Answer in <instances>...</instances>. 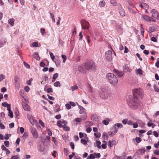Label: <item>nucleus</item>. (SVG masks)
I'll use <instances>...</instances> for the list:
<instances>
[{
	"label": "nucleus",
	"mask_w": 159,
	"mask_h": 159,
	"mask_svg": "<svg viewBox=\"0 0 159 159\" xmlns=\"http://www.w3.org/2000/svg\"><path fill=\"white\" fill-rule=\"evenodd\" d=\"M94 155L95 156V158H99L100 157L101 155L99 153H94Z\"/></svg>",
	"instance_id": "37998d69"
},
{
	"label": "nucleus",
	"mask_w": 159,
	"mask_h": 159,
	"mask_svg": "<svg viewBox=\"0 0 159 159\" xmlns=\"http://www.w3.org/2000/svg\"><path fill=\"white\" fill-rule=\"evenodd\" d=\"M117 126L118 128H121L123 127V125L121 123H117L116 124H115L113 126L114 128L116 129L115 126Z\"/></svg>",
	"instance_id": "aec40b11"
},
{
	"label": "nucleus",
	"mask_w": 159,
	"mask_h": 159,
	"mask_svg": "<svg viewBox=\"0 0 159 159\" xmlns=\"http://www.w3.org/2000/svg\"><path fill=\"white\" fill-rule=\"evenodd\" d=\"M18 157L17 155L12 156H11V159H17Z\"/></svg>",
	"instance_id": "774afa93"
},
{
	"label": "nucleus",
	"mask_w": 159,
	"mask_h": 159,
	"mask_svg": "<svg viewBox=\"0 0 159 159\" xmlns=\"http://www.w3.org/2000/svg\"><path fill=\"white\" fill-rule=\"evenodd\" d=\"M88 91L90 93L93 92V89L92 87L90 85H88Z\"/></svg>",
	"instance_id": "5701e85b"
},
{
	"label": "nucleus",
	"mask_w": 159,
	"mask_h": 159,
	"mask_svg": "<svg viewBox=\"0 0 159 159\" xmlns=\"http://www.w3.org/2000/svg\"><path fill=\"white\" fill-rule=\"evenodd\" d=\"M89 157L90 158L92 159H94L95 158L94 153L91 154L89 155Z\"/></svg>",
	"instance_id": "13d9d810"
},
{
	"label": "nucleus",
	"mask_w": 159,
	"mask_h": 159,
	"mask_svg": "<svg viewBox=\"0 0 159 159\" xmlns=\"http://www.w3.org/2000/svg\"><path fill=\"white\" fill-rule=\"evenodd\" d=\"M34 142V141L33 140H30V141L28 142L29 145L30 146H33Z\"/></svg>",
	"instance_id": "3c124183"
},
{
	"label": "nucleus",
	"mask_w": 159,
	"mask_h": 159,
	"mask_svg": "<svg viewBox=\"0 0 159 159\" xmlns=\"http://www.w3.org/2000/svg\"><path fill=\"white\" fill-rule=\"evenodd\" d=\"M79 108L80 109V114H82L84 113L85 110V109L82 106H80L79 107Z\"/></svg>",
	"instance_id": "a878e982"
},
{
	"label": "nucleus",
	"mask_w": 159,
	"mask_h": 159,
	"mask_svg": "<svg viewBox=\"0 0 159 159\" xmlns=\"http://www.w3.org/2000/svg\"><path fill=\"white\" fill-rule=\"evenodd\" d=\"M100 117L97 114L93 115L91 117V120L95 121H98L100 119Z\"/></svg>",
	"instance_id": "9d476101"
},
{
	"label": "nucleus",
	"mask_w": 159,
	"mask_h": 159,
	"mask_svg": "<svg viewBox=\"0 0 159 159\" xmlns=\"http://www.w3.org/2000/svg\"><path fill=\"white\" fill-rule=\"evenodd\" d=\"M24 64L25 66L27 68H30V66L25 62H24Z\"/></svg>",
	"instance_id": "052dcab7"
},
{
	"label": "nucleus",
	"mask_w": 159,
	"mask_h": 159,
	"mask_svg": "<svg viewBox=\"0 0 159 159\" xmlns=\"http://www.w3.org/2000/svg\"><path fill=\"white\" fill-rule=\"evenodd\" d=\"M50 16L51 17V18L52 20V22L54 23H55V20L54 15L52 13H50Z\"/></svg>",
	"instance_id": "c756f323"
},
{
	"label": "nucleus",
	"mask_w": 159,
	"mask_h": 159,
	"mask_svg": "<svg viewBox=\"0 0 159 159\" xmlns=\"http://www.w3.org/2000/svg\"><path fill=\"white\" fill-rule=\"evenodd\" d=\"M4 144L7 147H8L9 145V141L6 140L4 142Z\"/></svg>",
	"instance_id": "c03bdc74"
},
{
	"label": "nucleus",
	"mask_w": 159,
	"mask_h": 159,
	"mask_svg": "<svg viewBox=\"0 0 159 159\" xmlns=\"http://www.w3.org/2000/svg\"><path fill=\"white\" fill-rule=\"evenodd\" d=\"M52 92L53 90L52 88H48L47 90V92L48 93H49L50 92L52 93Z\"/></svg>",
	"instance_id": "0e129e2a"
},
{
	"label": "nucleus",
	"mask_w": 159,
	"mask_h": 159,
	"mask_svg": "<svg viewBox=\"0 0 159 159\" xmlns=\"http://www.w3.org/2000/svg\"><path fill=\"white\" fill-rule=\"evenodd\" d=\"M61 57L63 59V62L64 63H65L66 61V55H62L61 56Z\"/></svg>",
	"instance_id": "79ce46f5"
},
{
	"label": "nucleus",
	"mask_w": 159,
	"mask_h": 159,
	"mask_svg": "<svg viewBox=\"0 0 159 159\" xmlns=\"http://www.w3.org/2000/svg\"><path fill=\"white\" fill-rule=\"evenodd\" d=\"M123 69L126 72L128 71L129 70V68L126 65H125L123 66Z\"/></svg>",
	"instance_id": "473e14b6"
},
{
	"label": "nucleus",
	"mask_w": 159,
	"mask_h": 159,
	"mask_svg": "<svg viewBox=\"0 0 159 159\" xmlns=\"http://www.w3.org/2000/svg\"><path fill=\"white\" fill-rule=\"evenodd\" d=\"M106 77L108 81L110 84L116 85L118 82V79L116 76L113 73H108L106 75Z\"/></svg>",
	"instance_id": "f257e3e1"
},
{
	"label": "nucleus",
	"mask_w": 159,
	"mask_h": 159,
	"mask_svg": "<svg viewBox=\"0 0 159 159\" xmlns=\"http://www.w3.org/2000/svg\"><path fill=\"white\" fill-rule=\"evenodd\" d=\"M153 134L156 137H158V134L157 132L156 131H154L153 132Z\"/></svg>",
	"instance_id": "338daca9"
},
{
	"label": "nucleus",
	"mask_w": 159,
	"mask_h": 159,
	"mask_svg": "<svg viewBox=\"0 0 159 159\" xmlns=\"http://www.w3.org/2000/svg\"><path fill=\"white\" fill-rule=\"evenodd\" d=\"M135 140L136 142L137 143H140L141 141V138L139 137H136L135 138Z\"/></svg>",
	"instance_id": "49530a36"
},
{
	"label": "nucleus",
	"mask_w": 159,
	"mask_h": 159,
	"mask_svg": "<svg viewBox=\"0 0 159 159\" xmlns=\"http://www.w3.org/2000/svg\"><path fill=\"white\" fill-rule=\"evenodd\" d=\"M28 135V133L26 132H25L23 135L22 137L23 139H25L27 138Z\"/></svg>",
	"instance_id": "7c9ffc66"
},
{
	"label": "nucleus",
	"mask_w": 159,
	"mask_h": 159,
	"mask_svg": "<svg viewBox=\"0 0 159 159\" xmlns=\"http://www.w3.org/2000/svg\"><path fill=\"white\" fill-rule=\"evenodd\" d=\"M33 46L34 47H37L38 46V43L36 42H34L32 43Z\"/></svg>",
	"instance_id": "bf43d9fd"
},
{
	"label": "nucleus",
	"mask_w": 159,
	"mask_h": 159,
	"mask_svg": "<svg viewBox=\"0 0 159 159\" xmlns=\"http://www.w3.org/2000/svg\"><path fill=\"white\" fill-rule=\"evenodd\" d=\"M79 71L82 73H85L86 71V69H85V68H84L82 66H80L78 68Z\"/></svg>",
	"instance_id": "4468645a"
},
{
	"label": "nucleus",
	"mask_w": 159,
	"mask_h": 159,
	"mask_svg": "<svg viewBox=\"0 0 159 159\" xmlns=\"http://www.w3.org/2000/svg\"><path fill=\"white\" fill-rule=\"evenodd\" d=\"M34 57L37 60H40V57L39 56V54L38 52H35L33 55Z\"/></svg>",
	"instance_id": "f3484780"
},
{
	"label": "nucleus",
	"mask_w": 159,
	"mask_h": 159,
	"mask_svg": "<svg viewBox=\"0 0 159 159\" xmlns=\"http://www.w3.org/2000/svg\"><path fill=\"white\" fill-rule=\"evenodd\" d=\"M22 106L24 109L25 111H28L30 110V107L29 106L25 103H23Z\"/></svg>",
	"instance_id": "f8f14e48"
},
{
	"label": "nucleus",
	"mask_w": 159,
	"mask_h": 159,
	"mask_svg": "<svg viewBox=\"0 0 159 159\" xmlns=\"http://www.w3.org/2000/svg\"><path fill=\"white\" fill-rule=\"evenodd\" d=\"M82 119H81V118H75V121L76 122H80L82 121Z\"/></svg>",
	"instance_id": "e2e57ef3"
},
{
	"label": "nucleus",
	"mask_w": 159,
	"mask_h": 159,
	"mask_svg": "<svg viewBox=\"0 0 159 159\" xmlns=\"http://www.w3.org/2000/svg\"><path fill=\"white\" fill-rule=\"evenodd\" d=\"M5 78V76L4 75L2 74L0 75V82L2 81Z\"/></svg>",
	"instance_id": "ea45409f"
},
{
	"label": "nucleus",
	"mask_w": 159,
	"mask_h": 159,
	"mask_svg": "<svg viewBox=\"0 0 159 159\" xmlns=\"http://www.w3.org/2000/svg\"><path fill=\"white\" fill-rule=\"evenodd\" d=\"M10 105V104H8L7 102H4L3 103H2V105L4 107H8V106Z\"/></svg>",
	"instance_id": "f704fd0d"
},
{
	"label": "nucleus",
	"mask_w": 159,
	"mask_h": 159,
	"mask_svg": "<svg viewBox=\"0 0 159 159\" xmlns=\"http://www.w3.org/2000/svg\"><path fill=\"white\" fill-rule=\"evenodd\" d=\"M45 32V30L44 28H41L40 29V32L42 35H44Z\"/></svg>",
	"instance_id": "5fc2aeb1"
},
{
	"label": "nucleus",
	"mask_w": 159,
	"mask_h": 159,
	"mask_svg": "<svg viewBox=\"0 0 159 159\" xmlns=\"http://www.w3.org/2000/svg\"><path fill=\"white\" fill-rule=\"evenodd\" d=\"M64 130L68 131L70 130L69 127L66 125L62 126Z\"/></svg>",
	"instance_id": "4c0bfd02"
},
{
	"label": "nucleus",
	"mask_w": 159,
	"mask_h": 159,
	"mask_svg": "<svg viewBox=\"0 0 159 159\" xmlns=\"http://www.w3.org/2000/svg\"><path fill=\"white\" fill-rule=\"evenodd\" d=\"M116 28L120 32L122 30V28L121 26L120 25H117L116 26Z\"/></svg>",
	"instance_id": "a19ab883"
},
{
	"label": "nucleus",
	"mask_w": 159,
	"mask_h": 159,
	"mask_svg": "<svg viewBox=\"0 0 159 159\" xmlns=\"http://www.w3.org/2000/svg\"><path fill=\"white\" fill-rule=\"evenodd\" d=\"M119 12L121 16H123L125 15V13L124 10L122 8H121Z\"/></svg>",
	"instance_id": "6ab92c4d"
},
{
	"label": "nucleus",
	"mask_w": 159,
	"mask_h": 159,
	"mask_svg": "<svg viewBox=\"0 0 159 159\" xmlns=\"http://www.w3.org/2000/svg\"><path fill=\"white\" fill-rule=\"evenodd\" d=\"M133 122L131 120H128L127 124L129 125H133Z\"/></svg>",
	"instance_id": "6e6d98bb"
},
{
	"label": "nucleus",
	"mask_w": 159,
	"mask_h": 159,
	"mask_svg": "<svg viewBox=\"0 0 159 159\" xmlns=\"http://www.w3.org/2000/svg\"><path fill=\"white\" fill-rule=\"evenodd\" d=\"M58 76V74L57 73L55 74L53 76V79L55 80L56 79H57Z\"/></svg>",
	"instance_id": "de8ad7c7"
},
{
	"label": "nucleus",
	"mask_w": 159,
	"mask_h": 159,
	"mask_svg": "<svg viewBox=\"0 0 159 159\" xmlns=\"http://www.w3.org/2000/svg\"><path fill=\"white\" fill-rule=\"evenodd\" d=\"M101 144V143L99 141H97L96 146L98 148H101V145H100Z\"/></svg>",
	"instance_id": "c85d7f7f"
},
{
	"label": "nucleus",
	"mask_w": 159,
	"mask_h": 159,
	"mask_svg": "<svg viewBox=\"0 0 159 159\" xmlns=\"http://www.w3.org/2000/svg\"><path fill=\"white\" fill-rule=\"evenodd\" d=\"M117 132V130L116 129H115L113 131H109L108 132V134L109 136L112 137Z\"/></svg>",
	"instance_id": "ddd939ff"
},
{
	"label": "nucleus",
	"mask_w": 159,
	"mask_h": 159,
	"mask_svg": "<svg viewBox=\"0 0 159 159\" xmlns=\"http://www.w3.org/2000/svg\"><path fill=\"white\" fill-rule=\"evenodd\" d=\"M100 97L102 99H105L108 97V93L107 89L105 88H102L99 93Z\"/></svg>",
	"instance_id": "f03ea898"
},
{
	"label": "nucleus",
	"mask_w": 159,
	"mask_h": 159,
	"mask_svg": "<svg viewBox=\"0 0 159 159\" xmlns=\"http://www.w3.org/2000/svg\"><path fill=\"white\" fill-rule=\"evenodd\" d=\"M143 92L142 89L139 88L134 89V90L133 94L134 97L138 98L139 97H142Z\"/></svg>",
	"instance_id": "7ed1b4c3"
},
{
	"label": "nucleus",
	"mask_w": 159,
	"mask_h": 159,
	"mask_svg": "<svg viewBox=\"0 0 159 159\" xmlns=\"http://www.w3.org/2000/svg\"><path fill=\"white\" fill-rule=\"evenodd\" d=\"M151 41L154 42H157V39L156 38L154 37H152L151 38Z\"/></svg>",
	"instance_id": "69168bd1"
},
{
	"label": "nucleus",
	"mask_w": 159,
	"mask_h": 159,
	"mask_svg": "<svg viewBox=\"0 0 159 159\" xmlns=\"http://www.w3.org/2000/svg\"><path fill=\"white\" fill-rule=\"evenodd\" d=\"M109 120L108 119L107 120H104L102 121V123L105 125H107L109 124Z\"/></svg>",
	"instance_id": "cd10ccee"
},
{
	"label": "nucleus",
	"mask_w": 159,
	"mask_h": 159,
	"mask_svg": "<svg viewBox=\"0 0 159 159\" xmlns=\"http://www.w3.org/2000/svg\"><path fill=\"white\" fill-rule=\"evenodd\" d=\"M155 30V28L154 27H150L149 28V31L150 33L154 32Z\"/></svg>",
	"instance_id": "2f4dec72"
},
{
	"label": "nucleus",
	"mask_w": 159,
	"mask_h": 159,
	"mask_svg": "<svg viewBox=\"0 0 159 159\" xmlns=\"http://www.w3.org/2000/svg\"><path fill=\"white\" fill-rule=\"evenodd\" d=\"M140 30L141 32L142 35L144 36V30L142 27H141Z\"/></svg>",
	"instance_id": "864d4df0"
},
{
	"label": "nucleus",
	"mask_w": 159,
	"mask_h": 159,
	"mask_svg": "<svg viewBox=\"0 0 159 159\" xmlns=\"http://www.w3.org/2000/svg\"><path fill=\"white\" fill-rule=\"evenodd\" d=\"M105 4V2L103 1H102L99 2V5L101 7H103Z\"/></svg>",
	"instance_id": "09e8293b"
},
{
	"label": "nucleus",
	"mask_w": 159,
	"mask_h": 159,
	"mask_svg": "<svg viewBox=\"0 0 159 159\" xmlns=\"http://www.w3.org/2000/svg\"><path fill=\"white\" fill-rule=\"evenodd\" d=\"M143 18L147 21H150L152 20L150 17L147 15H144L142 16Z\"/></svg>",
	"instance_id": "2eb2a0df"
},
{
	"label": "nucleus",
	"mask_w": 159,
	"mask_h": 159,
	"mask_svg": "<svg viewBox=\"0 0 159 159\" xmlns=\"http://www.w3.org/2000/svg\"><path fill=\"white\" fill-rule=\"evenodd\" d=\"M27 117L29 120L30 123L33 125H36L38 122L37 121L33 119V117L30 115H27Z\"/></svg>",
	"instance_id": "0eeeda50"
},
{
	"label": "nucleus",
	"mask_w": 159,
	"mask_h": 159,
	"mask_svg": "<svg viewBox=\"0 0 159 159\" xmlns=\"http://www.w3.org/2000/svg\"><path fill=\"white\" fill-rule=\"evenodd\" d=\"M50 57L52 60H53L55 58V56L52 52H50Z\"/></svg>",
	"instance_id": "4d7b16f0"
},
{
	"label": "nucleus",
	"mask_w": 159,
	"mask_h": 159,
	"mask_svg": "<svg viewBox=\"0 0 159 159\" xmlns=\"http://www.w3.org/2000/svg\"><path fill=\"white\" fill-rule=\"evenodd\" d=\"M136 72L137 74L142 75V70L141 69H138L136 70Z\"/></svg>",
	"instance_id": "412c9836"
},
{
	"label": "nucleus",
	"mask_w": 159,
	"mask_h": 159,
	"mask_svg": "<svg viewBox=\"0 0 159 159\" xmlns=\"http://www.w3.org/2000/svg\"><path fill=\"white\" fill-rule=\"evenodd\" d=\"M110 2L114 6H116L117 5V3L115 0H111Z\"/></svg>",
	"instance_id": "393cba45"
},
{
	"label": "nucleus",
	"mask_w": 159,
	"mask_h": 159,
	"mask_svg": "<svg viewBox=\"0 0 159 159\" xmlns=\"http://www.w3.org/2000/svg\"><path fill=\"white\" fill-rule=\"evenodd\" d=\"M61 123L62 122L60 120H59L57 122V126H58L60 128L62 127L63 126Z\"/></svg>",
	"instance_id": "72a5a7b5"
},
{
	"label": "nucleus",
	"mask_w": 159,
	"mask_h": 159,
	"mask_svg": "<svg viewBox=\"0 0 159 159\" xmlns=\"http://www.w3.org/2000/svg\"><path fill=\"white\" fill-rule=\"evenodd\" d=\"M81 142L83 144L85 145L87 143V142L86 140L84 139H82L81 140Z\"/></svg>",
	"instance_id": "c9c22d12"
},
{
	"label": "nucleus",
	"mask_w": 159,
	"mask_h": 159,
	"mask_svg": "<svg viewBox=\"0 0 159 159\" xmlns=\"http://www.w3.org/2000/svg\"><path fill=\"white\" fill-rule=\"evenodd\" d=\"M102 137L104 138H106L107 139H108V135L106 133H104L102 135Z\"/></svg>",
	"instance_id": "e433bc0d"
},
{
	"label": "nucleus",
	"mask_w": 159,
	"mask_h": 159,
	"mask_svg": "<svg viewBox=\"0 0 159 159\" xmlns=\"http://www.w3.org/2000/svg\"><path fill=\"white\" fill-rule=\"evenodd\" d=\"M15 21V20L13 18H11L8 20V23L9 24L11 25L12 26H14V22Z\"/></svg>",
	"instance_id": "dca6fc26"
},
{
	"label": "nucleus",
	"mask_w": 159,
	"mask_h": 159,
	"mask_svg": "<svg viewBox=\"0 0 159 159\" xmlns=\"http://www.w3.org/2000/svg\"><path fill=\"white\" fill-rule=\"evenodd\" d=\"M8 116L11 118L13 117V115L12 111H9Z\"/></svg>",
	"instance_id": "a18cd8bd"
},
{
	"label": "nucleus",
	"mask_w": 159,
	"mask_h": 159,
	"mask_svg": "<svg viewBox=\"0 0 159 159\" xmlns=\"http://www.w3.org/2000/svg\"><path fill=\"white\" fill-rule=\"evenodd\" d=\"M152 16L153 17L156 18L158 17V13L155 9H152L151 11Z\"/></svg>",
	"instance_id": "9b49d317"
},
{
	"label": "nucleus",
	"mask_w": 159,
	"mask_h": 159,
	"mask_svg": "<svg viewBox=\"0 0 159 159\" xmlns=\"http://www.w3.org/2000/svg\"><path fill=\"white\" fill-rule=\"evenodd\" d=\"M0 128L1 129H4L5 128V126L4 125L1 123V121L0 120Z\"/></svg>",
	"instance_id": "8fccbe9b"
},
{
	"label": "nucleus",
	"mask_w": 159,
	"mask_h": 159,
	"mask_svg": "<svg viewBox=\"0 0 159 159\" xmlns=\"http://www.w3.org/2000/svg\"><path fill=\"white\" fill-rule=\"evenodd\" d=\"M113 72L117 76L120 78L123 76L124 74V73L122 71H120L116 70V69L114 70Z\"/></svg>",
	"instance_id": "1a4fd4ad"
},
{
	"label": "nucleus",
	"mask_w": 159,
	"mask_h": 159,
	"mask_svg": "<svg viewBox=\"0 0 159 159\" xmlns=\"http://www.w3.org/2000/svg\"><path fill=\"white\" fill-rule=\"evenodd\" d=\"M9 135L8 134H6L4 136V139L6 140H8L9 139V137L10 136H9Z\"/></svg>",
	"instance_id": "603ef678"
},
{
	"label": "nucleus",
	"mask_w": 159,
	"mask_h": 159,
	"mask_svg": "<svg viewBox=\"0 0 159 159\" xmlns=\"http://www.w3.org/2000/svg\"><path fill=\"white\" fill-rule=\"evenodd\" d=\"M54 86L56 87H60L61 86L60 83L59 81H57L54 84Z\"/></svg>",
	"instance_id": "bb28decb"
},
{
	"label": "nucleus",
	"mask_w": 159,
	"mask_h": 159,
	"mask_svg": "<svg viewBox=\"0 0 159 159\" xmlns=\"http://www.w3.org/2000/svg\"><path fill=\"white\" fill-rule=\"evenodd\" d=\"M31 132L34 137L37 138L38 137V134L36 129L33 127L31 128Z\"/></svg>",
	"instance_id": "6e6552de"
},
{
	"label": "nucleus",
	"mask_w": 159,
	"mask_h": 159,
	"mask_svg": "<svg viewBox=\"0 0 159 159\" xmlns=\"http://www.w3.org/2000/svg\"><path fill=\"white\" fill-rule=\"evenodd\" d=\"M105 56L106 60L109 61H110L112 58V52L110 50L106 52L105 54Z\"/></svg>",
	"instance_id": "423d86ee"
},
{
	"label": "nucleus",
	"mask_w": 159,
	"mask_h": 159,
	"mask_svg": "<svg viewBox=\"0 0 159 159\" xmlns=\"http://www.w3.org/2000/svg\"><path fill=\"white\" fill-rule=\"evenodd\" d=\"M82 28L85 30H88L89 27L90 25L89 22L85 20H82L81 21Z\"/></svg>",
	"instance_id": "39448f33"
},
{
	"label": "nucleus",
	"mask_w": 159,
	"mask_h": 159,
	"mask_svg": "<svg viewBox=\"0 0 159 159\" xmlns=\"http://www.w3.org/2000/svg\"><path fill=\"white\" fill-rule=\"evenodd\" d=\"M127 121L128 120L126 119H125L122 120V123L124 124L125 125L127 123Z\"/></svg>",
	"instance_id": "680f3d73"
},
{
	"label": "nucleus",
	"mask_w": 159,
	"mask_h": 159,
	"mask_svg": "<svg viewBox=\"0 0 159 159\" xmlns=\"http://www.w3.org/2000/svg\"><path fill=\"white\" fill-rule=\"evenodd\" d=\"M113 159H125V157L123 156L120 157L116 156L114 157Z\"/></svg>",
	"instance_id": "4be33fe9"
},
{
	"label": "nucleus",
	"mask_w": 159,
	"mask_h": 159,
	"mask_svg": "<svg viewBox=\"0 0 159 159\" xmlns=\"http://www.w3.org/2000/svg\"><path fill=\"white\" fill-rule=\"evenodd\" d=\"M85 69L86 70L95 69V64L93 61H89L86 62L84 64Z\"/></svg>",
	"instance_id": "20e7f679"
},
{
	"label": "nucleus",
	"mask_w": 159,
	"mask_h": 159,
	"mask_svg": "<svg viewBox=\"0 0 159 159\" xmlns=\"http://www.w3.org/2000/svg\"><path fill=\"white\" fill-rule=\"evenodd\" d=\"M78 88V87L76 85H75L71 87H70V89H71L72 91H73L77 89Z\"/></svg>",
	"instance_id": "b1692460"
},
{
	"label": "nucleus",
	"mask_w": 159,
	"mask_h": 159,
	"mask_svg": "<svg viewBox=\"0 0 159 159\" xmlns=\"http://www.w3.org/2000/svg\"><path fill=\"white\" fill-rule=\"evenodd\" d=\"M116 142V141L114 140L110 141L108 142V145L110 148H111L113 145L115 144Z\"/></svg>",
	"instance_id": "a211bd4d"
},
{
	"label": "nucleus",
	"mask_w": 159,
	"mask_h": 159,
	"mask_svg": "<svg viewBox=\"0 0 159 159\" xmlns=\"http://www.w3.org/2000/svg\"><path fill=\"white\" fill-rule=\"evenodd\" d=\"M15 86L16 88L18 89H19L20 88V84L18 82H15Z\"/></svg>",
	"instance_id": "58836bf2"
}]
</instances>
